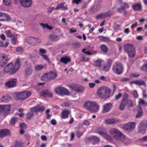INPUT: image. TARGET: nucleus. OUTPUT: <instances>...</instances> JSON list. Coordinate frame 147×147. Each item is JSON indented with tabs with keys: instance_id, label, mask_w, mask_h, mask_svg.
<instances>
[{
	"instance_id": "obj_35",
	"label": "nucleus",
	"mask_w": 147,
	"mask_h": 147,
	"mask_svg": "<svg viewBox=\"0 0 147 147\" xmlns=\"http://www.w3.org/2000/svg\"><path fill=\"white\" fill-rule=\"evenodd\" d=\"M4 15H3L2 18H5V19H2L1 20H0V21L3 22L6 21H9L11 20V18L9 16L6 14L5 13H3Z\"/></svg>"
},
{
	"instance_id": "obj_56",
	"label": "nucleus",
	"mask_w": 147,
	"mask_h": 147,
	"mask_svg": "<svg viewBox=\"0 0 147 147\" xmlns=\"http://www.w3.org/2000/svg\"><path fill=\"white\" fill-rule=\"evenodd\" d=\"M122 96V94L120 93H119L118 94L115 96V99L117 100L120 98Z\"/></svg>"
},
{
	"instance_id": "obj_7",
	"label": "nucleus",
	"mask_w": 147,
	"mask_h": 147,
	"mask_svg": "<svg viewBox=\"0 0 147 147\" xmlns=\"http://www.w3.org/2000/svg\"><path fill=\"white\" fill-rule=\"evenodd\" d=\"M57 76L56 73L52 71L48 73L44 74L42 77V80L47 81L53 80Z\"/></svg>"
},
{
	"instance_id": "obj_39",
	"label": "nucleus",
	"mask_w": 147,
	"mask_h": 147,
	"mask_svg": "<svg viewBox=\"0 0 147 147\" xmlns=\"http://www.w3.org/2000/svg\"><path fill=\"white\" fill-rule=\"evenodd\" d=\"M136 85L138 86H146L145 82L144 81L141 80H136Z\"/></svg>"
},
{
	"instance_id": "obj_64",
	"label": "nucleus",
	"mask_w": 147,
	"mask_h": 147,
	"mask_svg": "<svg viewBox=\"0 0 147 147\" xmlns=\"http://www.w3.org/2000/svg\"><path fill=\"white\" fill-rule=\"evenodd\" d=\"M89 60L88 58H86L84 56H83L82 57L81 61H87Z\"/></svg>"
},
{
	"instance_id": "obj_23",
	"label": "nucleus",
	"mask_w": 147,
	"mask_h": 147,
	"mask_svg": "<svg viewBox=\"0 0 147 147\" xmlns=\"http://www.w3.org/2000/svg\"><path fill=\"white\" fill-rule=\"evenodd\" d=\"M98 133L107 140L111 141L112 140V138L111 136L105 132L102 131H99Z\"/></svg>"
},
{
	"instance_id": "obj_63",
	"label": "nucleus",
	"mask_w": 147,
	"mask_h": 147,
	"mask_svg": "<svg viewBox=\"0 0 147 147\" xmlns=\"http://www.w3.org/2000/svg\"><path fill=\"white\" fill-rule=\"evenodd\" d=\"M83 132L80 133L79 131H77L76 136L77 137L80 138L83 135Z\"/></svg>"
},
{
	"instance_id": "obj_8",
	"label": "nucleus",
	"mask_w": 147,
	"mask_h": 147,
	"mask_svg": "<svg viewBox=\"0 0 147 147\" xmlns=\"http://www.w3.org/2000/svg\"><path fill=\"white\" fill-rule=\"evenodd\" d=\"M147 127V121L143 120L138 125V130L140 133L142 134H144L146 132Z\"/></svg>"
},
{
	"instance_id": "obj_61",
	"label": "nucleus",
	"mask_w": 147,
	"mask_h": 147,
	"mask_svg": "<svg viewBox=\"0 0 147 147\" xmlns=\"http://www.w3.org/2000/svg\"><path fill=\"white\" fill-rule=\"evenodd\" d=\"M120 26L119 25L117 24H115L114 25L113 29L115 30H117L119 28Z\"/></svg>"
},
{
	"instance_id": "obj_53",
	"label": "nucleus",
	"mask_w": 147,
	"mask_h": 147,
	"mask_svg": "<svg viewBox=\"0 0 147 147\" xmlns=\"http://www.w3.org/2000/svg\"><path fill=\"white\" fill-rule=\"evenodd\" d=\"M100 7L99 6L96 7V6H94L92 8V10L94 12H95L99 10Z\"/></svg>"
},
{
	"instance_id": "obj_33",
	"label": "nucleus",
	"mask_w": 147,
	"mask_h": 147,
	"mask_svg": "<svg viewBox=\"0 0 147 147\" xmlns=\"http://www.w3.org/2000/svg\"><path fill=\"white\" fill-rule=\"evenodd\" d=\"M102 61V60H101L100 59H98L94 61V64L95 66L98 67L100 69L102 66L101 65V64Z\"/></svg>"
},
{
	"instance_id": "obj_16",
	"label": "nucleus",
	"mask_w": 147,
	"mask_h": 147,
	"mask_svg": "<svg viewBox=\"0 0 147 147\" xmlns=\"http://www.w3.org/2000/svg\"><path fill=\"white\" fill-rule=\"evenodd\" d=\"M16 79H11L7 82L5 84V85L8 88H13L16 86Z\"/></svg>"
},
{
	"instance_id": "obj_47",
	"label": "nucleus",
	"mask_w": 147,
	"mask_h": 147,
	"mask_svg": "<svg viewBox=\"0 0 147 147\" xmlns=\"http://www.w3.org/2000/svg\"><path fill=\"white\" fill-rule=\"evenodd\" d=\"M39 53L41 56L45 54L46 53V51L45 50L42 49H40L39 50Z\"/></svg>"
},
{
	"instance_id": "obj_60",
	"label": "nucleus",
	"mask_w": 147,
	"mask_h": 147,
	"mask_svg": "<svg viewBox=\"0 0 147 147\" xmlns=\"http://www.w3.org/2000/svg\"><path fill=\"white\" fill-rule=\"evenodd\" d=\"M89 122L87 120H85L82 123V124L83 125H86L87 126L89 125Z\"/></svg>"
},
{
	"instance_id": "obj_11",
	"label": "nucleus",
	"mask_w": 147,
	"mask_h": 147,
	"mask_svg": "<svg viewBox=\"0 0 147 147\" xmlns=\"http://www.w3.org/2000/svg\"><path fill=\"white\" fill-rule=\"evenodd\" d=\"M136 124L134 122L128 123L124 125L123 126V129L125 131H130L133 130L135 127Z\"/></svg>"
},
{
	"instance_id": "obj_52",
	"label": "nucleus",
	"mask_w": 147,
	"mask_h": 147,
	"mask_svg": "<svg viewBox=\"0 0 147 147\" xmlns=\"http://www.w3.org/2000/svg\"><path fill=\"white\" fill-rule=\"evenodd\" d=\"M127 105L128 104L129 107H132L133 106V102L131 100H128V98L127 99Z\"/></svg>"
},
{
	"instance_id": "obj_54",
	"label": "nucleus",
	"mask_w": 147,
	"mask_h": 147,
	"mask_svg": "<svg viewBox=\"0 0 147 147\" xmlns=\"http://www.w3.org/2000/svg\"><path fill=\"white\" fill-rule=\"evenodd\" d=\"M141 69L142 70L147 72V63L141 67Z\"/></svg>"
},
{
	"instance_id": "obj_45",
	"label": "nucleus",
	"mask_w": 147,
	"mask_h": 147,
	"mask_svg": "<svg viewBox=\"0 0 147 147\" xmlns=\"http://www.w3.org/2000/svg\"><path fill=\"white\" fill-rule=\"evenodd\" d=\"M118 11L120 13H122L124 15L126 13V11L123 7H122L121 8L118 9Z\"/></svg>"
},
{
	"instance_id": "obj_22",
	"label": "nucleus",
	"mask_w": 147,
	"mask_h": 147,
	"mask_svg": "<svg viewBox=\"0 0 147 147\" xmlns=\"http://www.w3.org/2000/svg\"><path fill=\"white\" fill-rule=\"evenodd\" d=\"M120 122L119 119H110L106 120L105 121L107 124H114Z\"/></svg>"
},
{
	"instance_id": "obj_14",
	"label": "nucleus",
	"mask_w": 147,
	"mask_h": 147,
	"mask_svg": "<svg viewBox=\"0 0 147 147\" xmlns=\"http://www.w3.org/2000/svg\"><path fill=\"white\" fill-rule=\"evenodd\" d=\"M8 60V57L6 55L0 54V67H3L5 63Z\"/></svg>"
},
{
	"instance_id": "obj_21",
	"label": "nucleus",
	"mask_w": 147,
	"mask_h": 147,
	"mask_svg": "<svg viewBox=\"0 0 147 147\" xmlns=\"http://www.w3.org/2000/svg\"><path fill=\"white\" fill-rule=\"evenodd\" d=\"M45 109V108L44 106L40 107V106H38L31 108L30 111L33 113L34 112L35 113L38 112H42Z\"/></svg>"
},
{
	"instance_id": "obj_37",
	"label": "nucleus",
	"mask_w": 147,
	"mask_h": 147,
	"mask_svg": "<svg viewBox=\"0 0 147 147\" xmlns=\"http://www.w3.org/2000/svg\"><path fill=\"white\" fill-rule=\"evenodd\" d=\"M11 40L12 44L15 45L16 44L17 41V38L15 36L14 34H13V36L11 37Z\"/></svg>"
},
{
	"instance_id": "obj_15",
	"label": "nucleus",
	"mask_w": 147,
	"mask_h": 147,
	"mask_svg": "<svg viewBox=\"0 0 147 147\" xmlns=\"http://www.w3.org/2000/svg\"><path fill=\"white\" fill-rule=\"evenodd\" d=\"M21 5L24 7H28L32 4V0H18Z\"/></svg>"
},
{
	"instance_id": "obj_28",
	"label": "nucleus",
	"mask_w": 147,
	"mask_h": 147,
	"mask_svg": "<svg viewBox=\"0 0 147 147\" xmlns=\"http://www.w3.org/2000/svg\"><path fill=\"white\" fill-rule=\"evenodd\" d=\"M94 105L93 106L91 110V112H96L98 111L99 109V106L97 103L95 102Z\"/></svg>"
},
{
	"instance_id": "obj_24",
	"label": "nucleus",
	"mask_w": 147,
	"mask_h": 147,
	"mask_svg": "<svg viewBox=\"0 0 147 147\" xmlns=\"http://www.w3.org/2000/svg\"><path fill=\"white\" fill-rule=\"evenodd\" d=\"M88 140L91 142L93 144H96L100 142L98 138L96 136H92L88 138Z\"/></svg>"
},
{
	"instance_id": "obj_34",
	"label": "nucleus",
	"mask_w": 147,
	"mask_h": 147,
	"mask_svg": "<svg viewBox=\"0 0 147 147\" xmlns=\"http://www.w3.org/2000/svg\"><path fill=\"white\" fill-rule=\"evenodd\" d=\"M50 39L53 41H56L59 39V37L57 35L55 34H52L50 36Z\"/></svg>"
},
{
	"instance_id": "obj_20",
	"label": "nucleus",
	"mask_w": 147,
	"mask_h": 147,
	"mask_svg": "<svg viewBox=\"0 0 147 147\" xmlns=\"http://www.w3.org/2000/svg\"><path fill=\"white\" fill-rule=\"evenodd\" d=\"M71 87L73 90L77 92H82L84 90L83 87L79 86L78 85H73L71 86Z\"/></svg>"
},
{
	"instance_id": "obj_49",
	"label": "nucleus",
	"mask_w": 147,
	"mask_h": 147,
	"mask_svg": "<svg viewBox=\"0 0 147 147\" xmlns=\"http://www.w3.org/2000/svg\"><path fill=\"white\" fill-rule=\"evenodd\" d=\"M65 4V3H61L59 4L55 8L56 10L62 8Z\"/></svg>"
},
{
	"instance_id": "obj_57",
	"label": "nucleus",
	"mask_w": 147,
	"mask_h": 147,
	"mask_svg": "<svg viewBox=\"0 0 147 147\" xmlns=\"http://www.w3.org/2000/svg\"><path fill=\"white\" fill-rule=\"evenodd\" d=\"M47 97L51 98L53 96V94L51 92L47 90Z\"/></svg>"
},
{
	"instance_id": "obj_41",
	"label": "nucleus",
	"mask_w": 147,
	"mask_h": 147,
	"mask_svg": "<svg viewBox=\"0 0 147 147\" xmlns=\"http://www.w3.org/2000/svg\"><path fill=\"white\" fill-rule=\"evenodd\" d=\"M32 72V69L31 68H28L25 71V75L29 76L31 74Z\"/></svg>"
},
{
	"instance_id": "obj_26",
	"label": "nucleus",
	"mask_w": 147,
	"mask_h": 147,
	"mask_svg": "<svg viewBox=\"0 0 147 147\" xmlns=\"http://www.w3.org/2000/svg\"><path fill=\"white\" fill-rule=\"evenodd\" d=\"M9 134V131L7 129L0 130V137L2 138Z\"/></svg>"
},
{
	"instance_id": "obj_58",
	"label": "nucleus",
	"mask_w": 147,
	"mask_h": 147,
	"mask_svg": "<svg viewBox=\"0 0 147 147\" xmlns=\"http://www.w3.org/2000/svg\"><path fill=\"white\" fill-rule=\"evenodd\" d=\"M95 86V84L93 83H89L88 84V86L91 88H93Z\"/></svg>"
},
{
	"instance_id": "obj_50",
	"label": "nucleus",
	"mask_w": 147,
	"mask_h": 147,
	"mask_svg": "<svg viewBox=\"0 0 147 147\" xmlns=\"http://www.w3.org/2000/svg\"><path fill=\"white\" fill-rule=\"evenodd\" d=\"M3 2L5 5L8 6L11 3V0H3Z\"/></svg>"
},
{
	"instance_id": "obj_31",
	"label": "nucleus",
	"mask_w": 147,
	"mask_h": 147,
	"mask_svg": "<svg viewBox=\"0 0 147 147\" xmlns=\"http://www.w3.org/2000/svg\"><path fill=\"white\" fill-rule=\"evenodd\" d=\"M132 8L135 10L140 11L141 9L142 6L140 4L136 3L133 5Z\"/></svg>"
},
{
	"instance_id": "obj_10",
	"label": "nucleus",
	"mask_w": 147,
	"mask_h": 147,
	"mask_svg": "<svg viewBox=\"0 0 147 147\" xmlns=\"http://www.w3.org/2000/svg\"><path fill=\"white\" fill-rule=\"evenodd\" d=\"M26 40L28 44L33 46L41 42L40 39L31 37H27Z\"/></svg>"
},
{
	"instance_id": "obj_4",
	"label": "nucleus",
	"mask_w": 147,
	"mask_h": 147,
	"mask_svg": "<svg viewBox=\"0 0 147 147\" xmlns=\"http://www.w3.org/2000/svg\"><path fill=\"white\" fill-rule=\"evenodd\" d=\"M124 49L128 53L129 57L133 58L135 55L136 50L134 46L129 45H125L124 46Z\"/></svg>"
},
{
	"instance_id": "obj_32",
	"label": "nucleus",
	"mask_w": 147,
	"mask_h": 147,
	"mask_svg": "<svg viewBox=\"0 0 147 147\" xmlns=\"http://www.w3.org/2000/svg\"><path fill=\"white\" fill-rule=\"evenodd\" d=\"M40 26H42V28L44 29L46 28L47 30H52L53 27L52 26H49L47 24H44L43 23H41L40 24Z\"/></svg>"
},
{
	"instance_id": "obj_30",
	"label": "nucleus",
	"mask_w": 147,
	"mask_h": 147,
	"mask_svg": "<svg viewBox=\"0 0 147 147\" xmlns=\"http://www.w3.org/2000/svg\"><path fill=\"white\" fill-rule=\"evenodd\" d=\"M143 114V112L142 108L141 106H139L137 111V114L136 116V118H138L140 117Z\"/></svg>"
},
{
	"instance_id": "obj_19",
	"label": "nucleus",
	"mask_w": 147,
	"mask_h": 147,
	"mask_svg": "<svg viewBox=\"0 0 147 147\" xmlns=\"http://www.w3.org/2000/svg\"><path fill=\"white\" fill-rule=\"evenodd\" d=\"M11 107L9 105H1L0 106V112L6 113L10 110Z\"/></svg>"
},
{
	"instance_id": "obj_25",
	"label": "nucleus",
	"mask_w": 147,
	"mask_h": 147,
	"mask_svg": "<svg viewBox=\"0 0 147 147\" xmlns=\"http://www.w3.org/2000/svg\"><path fill=\"white\" fill-rule=\"evenodd\" d=\"M123 138L120 137V140H118V141L120 142H122L123 143L127 144L130 142V140L127 137L125 136L123 134Z\"/></svg>"
},
{
	"instance_id": "obj_62",
	"label": "nucleus",
	"mask_w": 147,
	"mask_h": 147,
	"mask_svg": "<svg viewBox=\"0 0 147 147\" xmlns=\"http://www.w3.org/2000/svg\"><path fill=\"white\" fill-rule=\"evenodd\" d=\"M23 50V48L21 47H19L16 48V51L17 52H20Z\"/></svg>"
},
{
	"instance_id": "obj_48",
	"label": "nucleus",
	"mask_w": 147,
	"mask_h": 147,
	"mask_svg": "<svg viewBox=\"0 0 147 147\" xmlns=\"http://www.w3.org/2000/svg\"><path fill=\"white\" fill-rule=\"evenodd\" d=\"M5 33L7 37L8 38H11L13 36V35L14 34H11L9 30H6L5 31Z\"/></svg>"
},
{
	"instance_id": "obj_27",
	"label": "nucleus",
	"mask_w": 147,
	"mask_h": 147,
	"mask_svg": "<svg viewBox=\"0 0 147 147\" xmlns=\"http://www.w3.org/2000/svg\"><path fill=\"white\" fill-rule=\"evenodd\" d=\"M70 113V112L69 110H63L61 113V118L63 119L67 118L68 117Z\"/></svg>"
},
{
	"instance_id": "obj_9",
	"label": "nucleus",
	"mask_w": 147,
	"mask_h": 147,
	"mask_svg": "<svg viewBox=\"0 0 147 147\" xmlns=\"http://www.w3.org/2000/svg\"><path fill=\"white\" fill-rule=\"evenodd\" d=\"M55 91L56 94L60 95H68L69 94V91L66 89L60 86L56 88Z\"/></svg>"
},
{
	"instance_id": "obj_43",
	"label": "nucleus",
	"mask_w": 147,
	"mask_h": 147,
	"mask_svg": "<svg viewBox=\"0 0 147 147\" xmlns=\"http://www.w3.org/2000/svg\"><path fill=\"white\" fill-rule=\"evenodd\" d=\"M110 15V14H104H104H101L100 15H99L97 16L96 17V19H100V18H103L104 17H107L109 16Z\"/></svg>"
},
{
	"instance_id": "obj_40",
	"label": "nucleus",
	"mask_w": 147,
	"mask_h": 147,
	"mask_svg": "<svg viewBox=\"0 0 147 147\" xmlns=\"http://www.w3.org/2000/svg\"><path fill=\"white\" fill-rule=\"evenodd\" d=\"M98 38L99 39L103 41L106 42L109 40L110 38L106 37H104L103 36H99Z\"/></svg>"
},
{
	"instance_id": "obj_5",
	"label": "nucleus",
	"mask_w": 147,
	"mask_h": 147,
	"mask_svg": "<svg viewBox=\"0 0 147 147\" xmlns=\"http://www.w3.org/2000/svg\"><path fill=\"white\" fill-rule=\"evenodd\" d=\"M112 69L114 72L117 75L121 74L123 71L122 64L118 62H116L113 64Z\"/></svg>"
},
{
	"instance_id": "obj_18",
	"label": "nucleus",
	"mask_w": 147,
	"mask_h": 147,
	"mask_svg": "<svg viewBox=\"0 0 147 147\" xmlns=\"http://www.w3.org/2000/svg\"><path fill=\"white\" fill-rule=\"evenodd\" d=\"M95 102L87 101L86 102L84 105V107L86 109L91 111L92 107L94 105V103Z\"/></svg>"
},
{
	"instance_id": "obj_46",
	"label": "nucleus",
	"mask_w": 147,
	"mask_h": 147,
	"mask_svg": "<svg viewBox=\"0 0 147 147\" xmlns=\"http://www.w3.org/2000/svg\"><path fill=\"white\" fill-rule=\"evenodd\" d=\"M33 113L30 111V112H28L26 115L27 119H31L33 116Z\"/></svg>"
},
{
	"instance_id": "obj_29",
	"label": "nucleus",
	"mask_w": 147,
	"mask_h": 147,
	"mask_svg": "<svg viewBox=\"0 0 147 147\" xmlns=\"http://www.w3.org/2000/svg\"><path fill=\"white\" fill-rule=\"evenodd\" d=\"M61 62H63L65 64L71 61L70 59L67 56H65L61 58L60 60Z\"/></svg>"
},
{
	"instance_id": "obj_2",
	"label": "nucleus",
	"mask_w": 147,
	"mask_h": 147,
	"mask_svg": "<svg viewBox=\"0 0 147 147\" xmlns=\"http://www.w3.org/2000/svg\"><path fill=\"white\" fill-rule=\"evenodd\" d=\"M111 90L107 87L103 86L100 88L97 91V94L100 98L106 99L110 96Z\"/></svg>"
},
{
	"instance_id": "obj_42",
	"label": "nucleus",
	"mask_w": 147,
	"mask_h": 147,
	"mask_svg": "<svg viewBox=\"0 0 147 147\" xmlns=\"http://www.w3.org/2000/svg\"><path fill=\"white\" fill-rule=\"evenodd\" d=\"M100 49L104 53H106L108 51V49L105 45H102L101 46Z\"/></svg>"
},
{
	"instance_id": "obj_51",
	"label": "nucleus",
	"mask_w": 147,
	"mask_h": 147,
	"mask_svg": "<svg viewBox=\"0 0 147 147\" xmlns=\"http://www.w3.org/2000/svg\"><path fill=\"white\" fill-rule=\"evenodd\" d=\"M17 121V119L16 118H13L11 120L10 123L12 125H13Z\"/></svg>"
},
{
	"instance_id": "obj_13",
	"label": "nucleus",
	"mask_w": 147,
	"mask_h": 147,
	"mask_svg": "<svg viewBox=\"0 0 147 147\" xmlns=\"http://www.w3.org/2000/svg\"><path fill=\"white\" fill-rule=\"evenodd\" d=\"M112 63V61L110 59L107 60V62L102 66L100 69L104 71H107L110 69Z\"/></svg>"
},
{
	"instance_id": "obj_36",
	"label": "nucleus",
	"mask_w": 147,
	"mask_h": 147,
	"mask_svg": "<svg viewBox=\"0 0 147 147\" xmlns=\"http://www.w3.org/2000/svg\"><path fill=\"white\" fill-rule=\"evenodd\" d=\"M9 44V42L6 41L5 42V44H3V42L2 41H0V47L2 48H6Z\"/></svg>"
},
{
	"instance_id": "obj_17",
	"label": "nucleus",
	"mask_w": 147,
	"mask_h": 147,
	"mask_svg": "<svg viewBox=\"0 0 147 147\" xmlns=\"http://www.w3.org/2000/svg\"><path fill=\"white\" fill-rule=\"evenodd\" d=\"M112 107V105L111 103H107L103 105L102 112L106 113L109 112Z\"/></svg>"
},
{
	"instance_id": "obj_38",
	"label": "nucleus",
	"mask_w": 147,
	"mask_h": 147,
	"mask_svg": "<svg viewBox=\"0 0 147 147\" xmlns=\"http://www.w3.org/2000/svg\"><path fill=\"white\" fill-rule=\"evenodd\" d=\"M45 66L42 65H40L36 66L35 67V69L36 71H39L42 69L44 68Z\"/></svg>"
},
{
	"instance_id": "obj_1",
	"label": "nucleus",
	"mask_w": 147,
	"mask_h": 147,
	"mask_svg": "<svg viewBox=\"0 0 147 147\" xmlns=\"http://www.w3.org/2000/svg\"><path fill=\"white\" fill-rule=\"evenodd\" d=\"M20 66V61L18 59L14 64L12 63H9L4 68L3 72L5 74H14L18 70Z\"/></svg>"
},
{
	"instance_id": "obj_3",
	"label": "nucleus",
	"mask_w": 147,
	"mask_h": 147,
	"mask_svg": "<svg viewBox=\"0 0 147 147\" xmlns=\"http://www.w3.org/2000/svg\"><path fill=\"white\" fill-rule=\"evenodd\" d=\"M111 136L117 140H120V138H123V134L118 129L115 128H111L109 130Z\"/></svg>"
},
{
	"instance_id": "obj_6",
	"label": "nucleus",
	"mask_w": 147,
	"mask_h": 147,
	"mask_svg": "<svg viewBox=\"0 0 147 147\" xmlns=\"http://www.w3.org/2000/svg\"><path fill=\"white\" fill-rule=\"evenodd\" d=\"M31 95V92L27 91H24L20 93L16 92L15 94V97L17 99L22 100L28 98Z\"/></svg>"
},
{
	"instance_id": "obj_12",
	"label": "nucleus",
	"mask_w": 147,
	"mask_h": 147,
	"mask_svg": "<svg viewBox=\"0 0 147 147\" xmlns=\"http://www.w3.org/2000/svg\"><path fill=\"white\" fill-rule=\"evenodd\" d=\"M127 98H128V95L127 94H125L119 107V109L120 110L122 111L125 109V107L127 105Z\"/></svg>"
},
{
	"instance_id": "obj_55",
	"label": "nucleus",
	"mask_w": 147,
	"mask_h": 147,
	"mask_svg": "<svg viewBox=\"0 0 147 147\" xmlns=\"http://www.w3.org/2000/svg\"><path fill=\"white\" fill-rule=\"evenodd\" d=\"M139 76V75L134 73H131L129 75V76L131 78L138 77Z\"/></svg>"
},
{
	"instance_id": "obj_44",
	"label": "nucleus",
	"mask_w": 147,
	"mask_h": 147,
	"mask_svg": "<svg viewBox=\"0 0 147 147\" xmlns=\"http://www.w3.org/2000/svg\"><path fill=\"white\" fill-rule=\"evenodd\" d=\"M47 90H43L41 92L40 94L41 96L44 98H46L47 97Z\"/></svg>"
},
{
	"instance_id": "obj_59",
	"label": "nucleus",
	"mask_w": 147,
	"mask_h": 147,
	"mask_svg": "<svg viewBox=\"0 0 147 147\" xmlns=\"http://www.w3.org/2000/svg\"><path fill=\"white\" fill-rule=\"evenodd\" d=\"M5 96H3L0 98V101L1 102H6Z\"/></svg>"
}]
</instances>
